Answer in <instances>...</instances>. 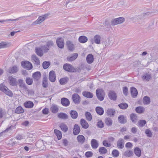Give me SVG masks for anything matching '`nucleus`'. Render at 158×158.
<instances>
[{
  "label": "nucleus",
  "mask_w": 158,
  "mask_h": 158,
  "mask_svg": "<svg viewBox=\"0 0 158 158\" xmlns=\"http://www.w3.org/2000/svg\"><path fill=\"white\" fill-rule=\"evenodd\" d=\"M0 90L9 97H12L13 96L12 92L3 84H0Z\"/></svg>",
  "instance_id": "1"
},
{
  "label": "nucleus",
  "mask_w": 158,
  "mask_h": 158,
  "mask_svg": "<svg viewBox=\"0 0 158 158\" xmlns=\"http://www.w3.org/2000/svg\"><path fill=\"white\" fill-rule=\"evenodd\" d=\"M63 68L64 70L69 73H74L76 71L75 69L73 66L68 63L64 64Z\"/></svg>",
  "instance_id": "2"
},
{
  "label": "nucleus",
  "mask_w": 158,
  "mask_h": 158,
  "mask_svg": "<svg viewBox=\"0 0 158 158\" xmlns=\"http://www.w3.org/2000/svg\"><path fill=\"white\" fill-rule=\"evenodd\" d=\"M96 95L98 99L100 101H102L104 98V92L101 89H97L96 90Z\"/></svg>",
  "instance_id": "3"
},
{
  "label": "nucleus",
  "mask_w": 158,
  "mask_h": 158,
  "mask_svg": "<svg viewBox=\"0 0 158 158\" xmlns=\"http://www.w3.org/2000/svg\"><path fill=\"white\" fill-rule=\"evenodd\" d=\"M125 21V19L123 17H119L113 19L111 21V24L114 26L123 23Z\"/></svg>",
  "instance_id": "4"
},
{
  "label": "nucleus",
  "mask_w": 158,
  "mask_h": 158,
  "mask_svg": "<svg viewBox=\"0 0 158 158\" xmlns=\"http://www.w3.org/2000/svg\"><path fill=\"white\" fill-rule=\"evenodd\" d=\"M21 65L22 67L28 70L31 69L33 67L31 63L27 61H22Z\"/></svg>",
  "instance_id": "5"
},
{
  "label": "nucleus",
  "mask_w": 158,
  "mask_h": 158,
  "mask_svg": "<svg viewBox=\"0 0 158 158\" xmlns=\"http://www.w3.org/2000/svg\"><path fill=\"white\" fill-rule=\"evenodd\" d=\"M49 15V14L48 13L42 16H39L38 19L33 22V23L34 24H40L44 21Z\"/></svg>",
  "instance_id": "6"
},
{
  "label": "nucleus",
  "mask_w": 158,
  "mask_h": 158,
  "mask_svg": "<svg viewBox=\"0 0 158 158\" xmlns=\"http://www.w3.org/2000/svg\"><path fill=\"white\" fill-rule=\"evenodd\" d=\"M8 83L10 85L15 86L18 85V82L15 78L11 76H10L8 77Z\"/></svg>",
  "instance_id": "7"
},
{
  "label": "nucleus",
  "mask_w": 158,
  "mask_h": 158,
  "mask_svg": "<svg viewBox=\"0 0 158 158\" xmlns=\"http://www.w3.org/2000/svg\"><path fill=\"white\" fill-rule=\"evenodd\" d=\"M72 98L73 102L76 104H79L81 102V98L77 94L74 93L72 95Z\"/></svg>",
  "instance_id": "8"
},
{
  "label": "nucleus",
  "mask_w": 158,
  "mask_h": 158,
  "mask_svg": "<svg viewBox=\"0 0 158 158\" xmlns=\"http://www.w3.org/2000/svg\"><path fill=\"white\" fill-rule=\"evenodd\" d=\"M56 44L58 47L60 48H63L64 46V39L62 38H58L56 40Z\"/></svg>",
  "instance_id": "9"
},
{
  "label": "nucleus",
  "mask_w": 158,
  "mask_h": 158,
  "mask_svg": "<svg viewBox=\"0 0 158 158\" xmlns=\"http://www.w3.org/2000/svg\"><path fill=\"white\" fill-rule=\"evenodd\" d=\"M66 45L69 51L72 52L74 49V45L72 42L68 40L66 42Z\"/></svg>",
  "instance_id": "10"
},
{
  "label": "nucleus",
  "mask_w": 158,
  "mask_h": 158,
  "mask_svg": "<svg viewBox=\"0 0 158 158\" xmlns=\"http://www.w3.org/2000/svg\"><path fill=\"white\" fill-rule=\"evenodd\" d=\"M56 76L55 73L53 71H51L49 74V81L52 82H54L56 81Z\"/></svg>",
  "instance_id": "11"
},
{
  "label": "nucleus",
  "mask_w": 158,
  "mask_h": 158,
  "mask_svg": "<svg viewBox=\"0 0 158 158\" xmlns=\"http://www.w3.org/2000/svg\"><path fill=\"white\" fill-rule=\"evenodd\" d=\"M109 98L111 100L115 101L117 97L116 93L113 91H110L108 94Z\"/></svg>",
  "instance_id": "12"
},
{
  "label": "nucleus",
  "mask_w": 158,
  "mask_h": 158,
  "mask_svg": "<svg viewBox=\"0 0 158 158\" xmlns=\"http://www.w3.org/2000/svg\"><path fill=\"white\" fill-rule=\"evenodd\" d=\"M124 140L122 138L119 139L117 143V147L119 149H123L124 147Z\"/></svg>",
  "instance_id": "13"
},
{
  "label": "nucleus",
  "mask_w": 158,
  "mask_h": 158,
  "mask_svg": "<svg viewBox=\"0 0 158 158\" xmlns=\"http://www.w3.org/2000/svg\"><path fill=\"white\" fill-rule=\"evenodd\" d=\"M61 104L64 106H68L70 104V101L67 98H63L61 99Z\"/></svg>",
  "instance_id": "14"
},
{
  "label": "nucleus",
  "mask_w": 158,
  "mask_h": 158,
  "mask_svg": "<svg viewBox=\"0 0 158 158\" xmlns=\"http://www.w3.org/2000/svg\"><path fill=\"white\" fill-rule=\"evenodd\" d=\"M48 78L46 75L44 74L42 81V85L44 88H46L48 87Z\"/></svg>",
  "instance_id": "15"
},
{
  "label": "nucleus",
  "mask_w": 158,
  "mask_h": 158,
  "mask_svg": "<svg viewBox=\"0 0 158 158\" xmlns=\"http://www.w3.org/2000/svg\"><path fill=\"white\" fill-rule=\"evenodd\" d=\"M73 134L74 135H77L78 134L80 131V128L77 124L74 125L73 129Z\"/></svg>",
  "instance_id": "16"
},
{
  "label": "nucleus",
  "mask_w": 158,
  "mask_h": 158,
  "mask_svg": "<svg viewBox=\"0 0 158 158\" xmlns=\"http://www.w3.org/2000/svg\"><path fill=\"white\" fill-rule=\"evenodd\" d=\"M41 74L40 72L37 71L33 73L32 77L36 81H38L41 77Z\"/></svg>",
  "instance_id": "17"
},
{
  "label": "nucleus",
  "mask_w": 158,
  "mask_h": 158,
  "mask_svg": "<svg viewBox=\"0 0 158 158\" xmlns=\"http://www.w3.org/2000/svg\"><path fill=\"white\" fill-rule=\"evenodd\" d=\"M131 97L133 98H135L137 97L138 95V91L134 87H132L131 88Z\"/></svg>",
  "instance_id": "18"
},
{
  "label": "nucleus",
  "mask_w": 158,
  "mask_h": 158,
  "mask_svg": "<svg viewBox=\"0 0 158 158\" xmlns=\"http://www.w3.org/2000/svg\"><path fill=\"white\" fill-rule=\"evenodd\" d=\"M31 59L35 64L36 65H38L40 64V60L35 55H32Z\"/></svg>",
  "instance_id": "19"
},
{
  "label": "nucleus",
  "mask_w": 158,
  "mask_h": 158,
  "mask_svg": "<svg viewBox=\"0 0 158 158\" xmlns=\"http://www.w3.org/2000/svg\"><path fill=\"white\" fill-rule=\"evenodd\" d=\"M80 123L83 128L86 129L89 127V124L88 123L85 119L83 118H81L80 120Z\"/></svg>",
  "instance_id": "20"
},
{
  "label": "nucleus",
  "mask_w": 158,
  "mask_h": 158,
  "mask_svg": "<svg viewBox=\"0 0 158 158\" xmlns=\"http://www.w3.org/2000/svg\"><path fill=\"white\" fill-rule=\"evenodd\" d=\"M91 145L92 148L96 149L98 146L99 144L96 139H92L91 141Z\"/></svg>",
  "instance_id": "21"
},
{
  "label": "nucleus",
  "mask_w": 158,
  "mask_h": 158,
  "mask_svg": "<svg viewBox=\"0 0 158 158\" xmlns=\"http://www.w3.org/2000/svg\"><path fill=\"white\" fill-rule=\"evenodd\" d=\"M57 116L58 118L63 120L67 119L69 118V116L68 114L63 112H60L58 113Z\"/></svg>",
  "instance_id": "22"
},
{
  "label": "nucleus",
  "mask_w": 158,
  "mask_h": 158,
  "mask_svg": "<svg viewBox=\"0 0 158 158\" xmlns=\"http://www.w3.org/2000/svg\"><path fill=\"white\" fill-rule=\"evenodd\" d=\"M77 139L78 143L81 144H83L85 142V137L82 135H79L77 137Z\"/></svg>",
  "instance_id": "23"
},
{
  "label": "nucleus",
  "mask_w": 158,
  "mask_h": 158,
  "mask_svg": "<svg viewBox=\"0 0 158 158\" xmlns=\"http://www.w3.org/2000/svg\"><path fill=\"white\" fill-rule=\"evenodd\" d=\"M118 121L120 123L124 124L127 122V119L124 115H120L118 117Z\"/></svg>",
  "instance_id": "24"
},
{
  "label": "nucleus",
  "mask_w": 158,
  "mask_h": 158,
  "mask_svg": "<svg viewBox=\"0 0 158 158\" xmlns=\"http://www.w3.org/2000/svg\"><path fill=\"white\" fill-rule=\"evenodd\" d=\"M123 155L125 156L130 157L133 156L134 153L131 150H127L123 152Z\"/></svg>",
  "instance_id": "25"
},
{
  "label": "nucleus",
  "mask_w": 158,
  "mask_h": 158,
  "mask_svg": "<svg viewBox=\"0 0 158 158\" xmlns=\"http://www.w3.org/2000/svg\"><path fill=\"white\" fill-rule=\"evenodd\" d=\"M130 119L133 123H136L138 120L137 114L134 113L131 114L130 115Z\"/></svg>",
  "instance_id": "26"
},
{
  "label": "nucleus",
  "mask_w": 158,
  "mask_h": 158,
  "mask_svg": "<svg viewBox=\"0 0 158 158\" xmlns=\"http://www.w3.org/2000/svg\"><path fill=\"white\" fill-rule=\"evenodd\" d=\"M34 105L33 102L31 101H26L24 103V107L27 108H32L33 107Z\"/></svg>",
  "instance_id": "27"
},
{
  "label": "nucleus",
  "mask_w": 158,
  "mask_h": 158,
  "mask_svg": "<svg viewBox=\"0 0 158 158\" xmlns=\"http://www.w3.org/2000/svg\"><path fill=\"white\" fill-rule=\"evenodd\" d=\"M70 114L71 118L73 119H76L78 116V113L76 110H71L70 112Z\"/></svg>",
  "instance_id": "28"
},
{
  "label": "nucleus",
  "mask_w": 158,
  "mask_h": 158,
  "mask_svg": "<svg viewBox=\"0 0 158 158\" xmlns=\"http://www.w3.org/2000/svg\"><path fill=\"white\" fill-rule=\"evenodd\" d=\"M87 62L89 64H91L94 60V56L92 54H88L86 57Z\"/></svg>",
  "instance_id": "29"
},
{
  "label": "nucleus",
  "mask_w": 158,
  "mask_h": 158,
  "mask_svg": "<svg viewBox=\"0 0 158 158\" xmlns=\"http://www.w3.org/2000/svg\"><path fill=\"white\" fill-rule=\"evenodd\" d=\"M50 110L53 113H56L58 111L59 108L57 105L53 104L51 107Z\"/></svg>",
  "instance_id": "30"
},
{
  "label": "nucleus",
  "mask_w": 158,
  "mask_h": 158,
  "mask_svg": "<svg viewBox=\"0 0 158 158\" xmlns=\"http://www.w3.org/2000/svg\"><path fill=\"white\" fill-rule=\"evenodd\" d=\"M83 96L87 98H91L93 97V95L92 93L88 91H84L82 93Z\"/></svg>",
  "instance_id": "31"
},
{
  "label": "nucleus",
  "mask_w": 158,
  "mask_h": 158,
  "mask_svg": "<svg viewBox=\"0 0 158 158\" xmlns=\"http://www.w3.org/2000/svg\"><path fill=\"white\" fill-rule=\"evenodd\" d=\"M78 55L77 53H73L71 56H68L67 59L69 61H72L75 60L77 57Z\"/></svg>",
  "instance_id": "32"
},
{
  "label": "nucleus",
  "mask_w": 158,
  "mask_h": 158,
  "mask_svg": "<svg viewBox=\"0 0 158 158\" xmlns=\"http://www.w3.org/2000/svg\"><path fill=\"white\" fill-rule=\"evenodd\" d=\"M142 77L143 80L148 81L151 79L152 77L151 74L146 73L144 74Z\"/></svg>",
  "instance_id": "33"
},
{
  "label": "nucleus",
  "mask_w": 158,
  "mask_h": 158,
  "mask_svg": "<svg viewBox=\"0 0 158 158\" xmlns=\"http://www.w3.org/2000/svg\"><path fill=\"white\" fill-rule=\"evenodd\" d=\"M18 70V67L16 66H14L10 67L9 70V72L10 73H17Z\"/></svg>",
  "instance_id": "34"
},
{
  "label": "nucleus",
  "mask_w": 158,
  "mask_h": 158,
  "mask_svg": "<svg viewBox=\"0 0 158 158\" xmlns=\"http://www.w3.org/2000/svg\"><path fill=\"white\" fill-rule=\"evenodd\" d=\"M69 80V78L67 77L61 78L59 80L60 84L61 85H65L67 83Z\"/></svg>",
  "instance_id": "35"
},
{
  "label": "nucleus",
  "mask_w": 158,
  "mask_h": 158,
  "mask_svg": "<svg viewBox=\"0 0 158 158\" xmlns=\"http://www.w3.org/2000/svg\"><path fill=\"white\" fill-rule=\"evenodd\" d=\"M35 53L37 55L41 57L43 55V51L41 48H35Z\"/></svg>",
  "instance_id": "36"
},
{
  "label": "nucleus",
  "mask_w": 158,
  "mask_h": 158,
  "mask_svg": "<svg viewBox=\"0 0 158 158\" xmlns=\"http://www.w3.org/2000/svg\"><path fill=\"white\" fill-rule=\"evenodd\" d=\"M136 112L139 114H141L144 112L145 108L142 106H139L136 107L135 109Z\"/></svg>",
  "instance_id": "37"
},
{
  "label": "nucleus",
  "mask_w": 158,
  "mask_h": 158,
  "mask_svg": "<svg viewBox=\"0 0 158 158\" xmlns=\"http://www.w3.org/2000/svg\"><path fill=\"white\" fill-rule=\"evenodd\" d=\"M18 82L20 87L23 88L25 89H27L26 85L24 82L23 80L21 79H19L18 80Z\"/></svg>",
  "instance_id": "38"
},
{
  "label": "nucleus",
  "mask_w": 158,
  "mask_h": 158,
  "mask_svg": "<svg viewBox=\"0 0 158 158\" xmlns=\"http://www.w3.org/2000/svg\"><path fill=\"white\" fill-rule=\"evenodd\" d=\"M97 113L99 115H101L103 114L104 110L102 108L98 106L95 109Z\"/></svg>",
  "instance_id": "39"
},
{
  "label": "nucleus",
  "mask_w": 158,
  "mask_h": 158,
  "mask_svg": "<svg viewBox=\"0 0 158 158\" xmlns=\"http://www.w3.org/2000/svg\"><path fill=\"white\" fill-rule=\"evenodd\" d=\"M79 41L81 43H84L86 42L88 40L87 37L83 35L80 36L78 38Z\"/></svg>",
  "instance_id": "40"
},
{
  "label": "nucleus",
  "mask_w": 158,
  "mask_h": 158,
  "mask_svg": "<svg viewBox=\"0 0 158 158\" xmlns=\"http://www.w3.org/2000/svg\"><path fill=\"white\" fill-rule=\"evenodd\" d=\"M11 45L10 43L2 42L0 43V49L8 48Z\"/></svg>",
  "instance_id": "41"
},
{
  "label": "nucleus",
  "mask_w": 158,
  "mask_h": 158,
  "mask_svg": "<svg viewBox=\"0 0 158 158\" xmlns=\"http://www.w3.org/2000/svg\"><path fill=\"white\" fill-rule=\"evenodd\" d=\"M54 133L57 136L58 140H59L61 139L62 134L60 131L57 129H55Z\"/></svg>",
  "instance_id": "42"
},
{
  "label": "nucleus",
  "mask_w": 158,
  "mask_h": 158,
  "mask_svg": "<svg viewBox=\"0 0 158 158\" xmlns=\"http://www.w3.org/2000/svg\"><path fill=\"white\" fill-rule=\"evenodd\" d=\"M105 122L106 124L108 127L111 126L112 124V120L110 118H106L105 119Z\"/></svg>",
  "instance_id": "43"
},
{
  "label": "nucleus",
  "mask_w": 158,
  "mask_h": 158,
  "mask_svg": "<svg viewBox=\"0 0 158 158\" xmlns=\"http://www.w3.org/2000/svg\"><path fill=\"white\" fill-rule=\"evenodd\" d=\"M115 111L113 109H108L107 110L106 113L108 116L110 117L113 116L115 114Z\"/></svg>",
  "instance_id": "44"
},
{
  "label": "nucleus",
  "mask_w": 158,
  "mask_h": 158,
  "mask_svg": "<svg viewBox=\"0 0 158 158\" xmlns=\"http://www.w3.org/2000/svg\"><path fill=\"white\" fill-rule=\"evenodd\" d=\"M59 126L63 131L64 132L67 131L68 130V127L64 123H60Z\"/></svg>",
  "instance_id": "45"
},
{
  "label": "nucleus",
  "mask_w": 158,
  "mask_h": 158,
  "mask_svg": "<svg viewBox=\"0 0 158 158\" xmlns=\"http://www.w3.org/2000/svg\"><path fill=\"white\" fill-rule=\"evenodd\" d=\"M85 115L87 120L90 121L92 120V117L90 112L87 111L86 112Z\"/></svg>",
  "instance_id": "46"
},
{
  "label": "nucleus",
  "mask_w": 158,
  "mask_h": 158,
  "mask_svg": "<svg viewBox=\"0 0 158 158\" xmlns=\"http://www.w3.org/2000/svg\"><path fill=\"white\" fill-rule=\"evenodd\" d=\"M143 102L145 105L149 104L150 102V98L147 96H145L143 98Z\"/></svg>",
  "instance_id": "47"
},
{
  "label": "nucleus",
  "mask_w": 158,
  "mask_h": 158,
  "mask_svg": "<svg viewBox=\"0 0 158 158\" xmlns=\"http://www.w3.org/2000/svg\"><path fill=\"white\" fill-rule=\"evenodd\" d=\"M134 152L136 156L139 157L141 155V150L138 147H136L134 149Z\"/></svg>",
  "instance_id": "48"
},
{
  "label": "nucleus",
  "mask_w": 158,
  "mask_h": 158,
  "mask_svg": "<svg viewBox=\"0 0 158 158\" xmlns=\"http://www.w3.org/2000/svg\"><path fill=\"white\" fill-rule=\"evenodd\" d=\"M101 37L99 35H96L94 38V40L95 43L97 44H100Z\"/></svg>",
  "instance_id": "49"
},
{
  "label": "nucleus",
  "mask_w": 158,
  "mask_h": 158,
  "mask_svg": "<svg viewBox=\"0 0 158 158\" xmlns=\"http://www.w3.org/2000/svg\"><path fill=\"white\" fill-rule=\"evenodd\" d=\"M98 152L101 154H105L107 153V150L104 147H101L99 148Z\"/></svg>",
  "instance_id": "50"
},
{
  "label": "nucleus",
  "mask_w": 158,
  "mask_h": 158,
  "mask_svg": "<svg viewBox=\"0 0 158 158\" xmlns=\"http://www.w3.org/2000/svg\"><path fill=\"white\" fill-rule=\"evenodd\" d=\"M118 106L121 109L125 110L127 109L128 107V104L126 103H122L118 105Z\"/></svg>",
  "instance_id": "51"
},
{
  "label": "nucleus",
  "mask_w": 158,
  "mask_h": 158,
  "mask_svg": "<svg viewBox=\"0 0 158 158\" xmlns=\"http://www.w3.org/2000/svg\"><path fill=\"white\" fill-rule=\"evenodd\" d=\"M15 112L16 113L20 114L23 113L24 112V110L22 107L19 106L16 108Z\"/></svg>",
  "instance_id": "52"
},
{
  "label": "nucleus",
  "mask_w": 158,
  "mask_h": 158,
  "mask_svg": "<svg viewBox=\"0 0 158 158\" xmlns=\"http://www.w3.org/2000/svg\"><path fill=\"white\" fill-rule=\"evenodd\" d=\"M147 122L145 120H140L138 122V126L140 127H142L146 124Z\"/></svg>",
  "instance_id": "53"
},
{
  "label": "nucleus",
  "mask_w": 158,
  "mask_h": 158,
  "mask_svg": "<svg viewBox=\"0 0 158 158\" xmlns=\"http://www.w3.org/2000/svg\"><path fill=\"white\" fill-rule=\"evenodd\" d=\"M50 65V62L47 61H45L42 64L43 68L44 69H47Z\"/></svg>",
  "instance_id": "54"
},
{
  "label": "nucleus",
  "mask_w": 158,
  "mask_h": 158,
  "mask_svg": "<svg viewBox=\"0 0 158 158\" xmlns=\"http://www.w3.org/2000/svg\"><path fill=\"white\" fill-rule=\"evenodd\" d=\"M25 81L26 83L28 85H31L33 84V79L29 77H26Z\"/></svg>",
  "instance_id": "55"
},
{
  "label": "nucleus",
  "mask_w": 158,
  "mask_h": 158,
  "mask_svg": "<svg viewBox=\"0 0 158 158\" xmlns=\"http://www.w3.org/2000/svg\"><path fill=\"white\" fill-rule=\"evenodd\" d=\"M112 154L113 157H117L119 156V152L117 150L114 149L112 151Z\"/></svg>",
  "instance_id": "56"
},
{
  "label": "nucleus",
  "mask_w": 158,
  "mask_h": 158,
  "mask_svg": "<svg viewBox=\"0 0 158 158\" xmlns=\"http://www.w3.org/2000/svg\"><path fill=\"white\" fill-rule=\"evenodd\" d=\"M97 125L98 128H102L104 127V123L101 120H100L97 123Z\"/></svg>",
  "instance_id": "57"
},
{
  "label": "nucleus",
  "mask_w": 158,
  "mask_h": 158,
  "mask_svg": "<svg viewBox=\"0 0 158 158\" xmlns=\"http://www.w3.org/2000/svg\"><path fill=\"white\" fill-rule=\"evenodd\" d=\"M41 49L44 52L46 53L49 50V48L46 45H44V46L41 47Z\"/></svg>",
  "instance_id": "58"
},
{
  "label": "nucleus",
  "mask_w": 158,
  "mask_h": 158,
  "mask_svg": "<svg viewBox=\"0 0 158 158\" xmlns=\"http://www.w3.org/2000/svg\"><path fill=\"white\" fill-rule=\"evenodd\" d=\"M145 133L148 137H151L152 136V133L151 131L148 129H146L145 130Z\"/></svg>",
  "instance_id": "59"
},
{
  "label": "nucleus",
  "mask_w": 158,
  "mask_h": 158,
  "mask_svg": "<svg viewBox=\"0 0 158 158\" xmlns=\"http://www.w3.org/2000/svg\"><path fill=\"white\" fill-rule=\"evenodd\" d=\"M123 93L126 96L128 94V89L127 87L125 86L123 88Z\"/></svg>",
  "instance_id": "60"
},
{
  "label": "nucleus",
  "mask_w": 158,
  "mask_h": 158,
  "mask_svg": "<svg viewBox=\"0 0 158 158\" xmlns=\"http://www.w3.org/2000/svg\"><path fill=\"white\" fill-rule=\"evenodd\" d=\"M85 155L86 157L89 158L93 156V153L91 151H88L85 152Z\"/></svg>",
  "instance_id": "61"
},
{
  "label": "nucleus",
  "mask_w": 158,
  "mask_h": 158,
  "mask_svg": "<svg viewBox=\"0 0 158 158\" xmlns=\"http://www.w3.org/2000/svg\"><path fill=\"white\" fill-rule=\"evenodd\" d=\"M19 18H17L15 19H7L5 20H0V23H3L4 22H6L8 21H16L19 20Z\"/></svg>",
  "instance_id": "62"
},
{
  "label": "nucleus",
  "mask_w": 158,
  "mask_h": 158,
  "mask_svg": "<svg viewBox=\"0 0 158 158\" xmlns=\"http://www.w3.org/2000/svg\"><path fill=\"white\" fill-rule=\"evenodd\" d=\"M102 144L103 146L106 147H110L111 146V144L108 143L107 141L106 140L103 141Z\"/></svg>",
  "instance_id": "63"
},
{
  "label": "nucleus",
  "mask_w": 158,
  "mask_h": 158,
  "mask_svg": "<svg viewBox=\"0 0 158 158\" xmlns=\"http://www.w3.org/2000/svg\"><path fill=\"white\" fill-rule=\"evenodd\" d=\"M46 44V45L49 48L53 46L54 45V43L53 41L51 40L48 41L47 42Z\"/></svg>",
  "instance_id": "64"
}]
</instances>
